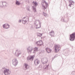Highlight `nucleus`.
<instances>
[{"label": "nucleus", "instance_id": "nucleus-9", "mask_svg": "<svg viewBox=\"0 0 75 75\" xmlns=\"http://www.w3.org/2000/svg\"><path fill=\"white\" fill-rule=\"evenodd\" d=\"M40 63V61L38 59H36L35 61V64H38Z\"/></svg>", "mask_w": 75, "mask_h": 75}, {"label": "nucleus", "instance_id": "nucleus-23", "mask_svg": "<svg viewBox=\"0 0 75 75\" xmlns=\"http://www.w3.org/2000/svg\"><path fill=\"white\" fill-rule=\"evenodd\" d=\"M22 22L23 23H25V21H23Z\"/></svg>", "mask_w": 75, "mask_h": 75}, {"label": "nucleus", "instance_id": "nucleus-10", "mask_svg": "<svg viewBox=\"0 0 75 75\" xmlns=\"http://www.w3.org/2000/svg\"><path fill=\"white\" fill-rule=\"evenodd\" d=\"M24 66H25L26 69H27V68H29V66H28V65L27 64H24Z\"/></svg>", "mask_w": 75, "mask_h": 75}, {"label": "nucleus", "instance_id": "nucleus-18", "mask_svg": "<svg viewBox=\"0 0 75 75\" xmlns=\"http://www.w3.org/2000/svg\"><path fill=\"white\" fill-rule=\"evenodd\" d=\"M43 15L44 16H47V14L46 13H44Z\"/></svg>", "mask_w": 75, "mask_h": 75}, {"label": "nucleus", "instance_id": "nucleus-1", "mask_svg": "<svg viewBox=\"0 0 75 75\" xmlns=\"http://www.w3.org/2000/svg\"><path fill=\"white\" fill-rule=\"evenodd\" d=\"M42 4V7H43L44 8H47V6H48V4L45 2V1H43Z\"/></svg>", "mask_w": 75, "mask_h": 75}, {"label": "nucleus", "instance_id": "nucleus-8", "mask_svg": "<svg viewBox=\"0 0 75 75\" xmlns=\"http://www.w3.org/2000/svg\"><path fill=\"white\" fill-rule=\"evenodd\" d=\"M46 50L47 51V52L48 53H50V52H51V49L49 48H46Z\"/></svg>", "mask_w": 75, "mask_h": 75}, {"label": "nucleus", "instance_id": "nucleus-19", "mask_svg": "<svg viewBox=\"0 0 75 75\" xmlns=\"http://www.w3.org/2000/svg\"><path fill=\"white\" fill-rule=\"evenodd\" d=\"M48 62V60H47L46 62H44V64H46Z\"/></svg>", "mask_w": 75, "mask_h": 75}, {"label": "nucleus", "instance_id": "nucleus-13", "mask_svg": "<svg viewBox=\"0 0 75 75\" xmlns=\"http://www.w3.org/2000/svg\"><path fill=\"white\" fill-rule=\"evenodd\" d=\"M37 50H38V48H35L34 49V52H35L37 51Z\"/></svg>", "mask_w": 75, "mask_h": 75}, {"label": "nucleus", "instance_id": "nucleus-15", "mask_svg": "<svg viewBox=\"0 0 75 75\" xmlns=\"http://www.w3.org/2000/svg\"><path fill=\"white\" fill-rule=\"evenodd\" d=\"M16 4H17V5H19V4H20V2L18 1H16Z\"/></svg>", "mask_w": 75, "mask_h": 75}, {"label": "nucleus", "instance_id": "nucleus-6", "mask_svg": "<svg viewBox=\"0 0 75 75\" xmlns=\"http://www.w3.org/2000/svg\"><path fill=\"white\" fill-rule=\"evenodd\" d=\"M10 25L8 24H6L3 25V27L5 28H8Z\"/></svg>", "mask_w": 75, "mask_h": 75}, {"label": "nucleus", "instance_id": "nucleus-21", "mask_svg": "<svg viewBox=\"0 0 75 75\" xmlns=\"http://www.w3.org/2000/svg\"><path fill=\"white\" fill-rule=\"evenodd\" d=\"M21 20H19V23H21Z\"/></svg>", "mask_w": 75, "mask_h": 75}, {"label": "nucleus", "instance_id": "nucleus-11", "mask_svg": "<svg viewBox=\"0 0 75 75\" xmlns=\"http://www.w3.org/2000/svg\"><path fill=\"white\" fill-rule=\"evenodd\" d=\"M50 35H51L52 37V35H54V31H52L50 32Z\"/></svg>", "mask_w": 75, "mask_h": 75}, {"label": "nucleus", "instance_id": "nucleus-7", "mask_svg": "<svg viewBox=\"0 0 75 75\" xmlns=\"http://www.w3.org/2000/svg\"><path fill=\"white\" fill-rule=\"evenodd\" d=\"M9 72V70L8 69H5L4 70V73L5 75H8Z\"/></svg>", "mask_w": 75, "mask_h": 75}, {"label": "nucleus", "instance_id": "nucleus-14", "mask_svg": "<svg viewBox=\"0 0 75 75\" xmlns=\"http://www.w3.org/2000/svg\"><path fill=\"white\" fill-rule=\"evenodd\" d=\"M33 3H34V4L35 5V6H37V5H38V4H37V3H36V2H33Z\"/></svg>", "mask_w": 75, "mask_h": 75}, {"label": "nucleus", "instance_id": "nucleus-4", "mask_svg": "<svg viewBox=\"0 0 75 75\" xmlns=\"http://www.w3.org/2000/svg\"><path fill=\"white\" fill-rule=\"evenodd\" d=\"M36 44L38 46H41L43 44V42L42 41H39L36 43Z\"/></svg>", "mask_w": 75, "mask_h": 75}, {"label": "nucleus", "instance_id": "nucleus-3", "mask_svg": "<svg viewBox=\"0 0 75 75\" xmlns=\"http://www.w3.org/2000/svg\"><path fill=\"white\" fill-rule=\"evenodd\" d=\"M70 37L71 38L70 41H74L75 38V33L70 35Z\"/></svg>", "mask_w": 75, "mask_h": 75}, {"label": "nucleus", "instance_id": "nucleus-12", "mask_svg": "<svg viewBox=\"0 0 75 75\" xmlns=\"http://www.w3.org/2000/svg\"><path fill=\"white\" fill-rule=\"evenodd\" d=\"M70 4L72 5L74 4V1H70Z\"/></svg>", "mask_w": 75, "mask_h": 75}, {"label": "nucleus", "instance_id": "nucleus-5", "mask_svg": "<svg viewBox=\"0 0 75 75\" xmlns=\"http://www.w3.org/2000/svg\"><path fill=\"white\" fill-rule=\"evenodd\" d=\"M34 58V56H30L28 57V59L29 60H31V61H33Z\"/></svg>", "mask_w": 75, "mask_h": 75}, {"label": "nucleus", "instance_id": "nucleus-20", "mask_svg": "<svg viewBox=\"0 0 75 75\" xmlns=\"http://www.w3.org/2000/svg\"><path fill=\"white\" fill-rule=\"evenodd\" d=\"M33 11H36V10H35V8H33Z\"/></svg>", "mask_w": 75, "mask_h": 75}, {"label": "nucleus", "instance_id": "nucleus-22", "mask_svg": "<svg viewBox=\"0 0 75 75\" xmlns=\"http://www.w3.org/2000/svg\"><path fill=\"white\" fill-rule=\"evenodd\" d=\"M69 6H70V7H71V4H70L69 5Z\"/></svg>", "mask_w": 75, "mask_h": 75}, {"label": "nucleus", "instance_id": "nucleus-17", "mask_svg": "<svg viewBox=\"0 0 75 75\" xmlns=\"http://www.w3.org/2000/svg\"><path fill=\"white\" fill-rule=\"evenodd\" d=\"M29 50L30 51H32V50H33V48L31 47H30Z\"/></svg>", "mask_w": 75, "mask_h": 75}, {"label": "nucleus", "instance_id": "nucleus-2", "mask_svg": "<svg viewBox=\"0 0 75 75\" xmlns=\"http://www.w3.org/2000/svg\"><path fill=\"white\" fill-rule=\"evenodd\" d=\"M60 48H61V47L59 45H56L54 50L55 52H58L59 51Z\"/></svg>", "mask_w": 75, "mask_h": 75}, {"label": "nucleus", "instance_id": "nucleus-16", "mask_svg": "<svg viewBox=\"0 0 75 75\" xmlns=\"http://www.w3.org/2000/svg\"><path fill=\"white\" fill-rule=\"evenodd\" d=\"M38 36H39V37H41L42 36V34H40V33L38 34Z\"/></svg>", "mask_w": 75, "mask_h": 75}]
</instances>
